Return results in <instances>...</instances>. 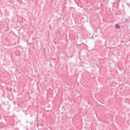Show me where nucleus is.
<instances>
[{"instance_id": "obj_3", "label": "nucleus", "mask_w": 130, "mask_h": 130, "mask_svg": "<svg viewBox=\"0 0 130 130\" xmlns=\"http://www.w3.org/2000/svg\"><path fill=\"white\" fill-rule=\"evenodd\" d=\"M50 66H51V67H52V65L51 64H50Z\"/></svg>"}, {"instance_id": "obj_1", "label": "nucleus", "mask_w": 130, "mask_h": 130, "mask_svg": "<svg viewBox=\"0 0 130 130\" xmlns=\"http://www.w3.org/2000/svg\"><path fill=\"white\" fill-rule=\"evenodd\" d=\"M115 28L116 29H120V26H119V24H116Z\"/></svg>"}, {"instance_id": "obj_2", "label": "nucleus", "mask_w": 130, "mask_h": 130, "mask_svg": "<svg viewBox=\"0 0 130 130\" xmlns=\"http://www.w3.org/2000/svg\"><path fill=\"white\" fill-rule=\"evenodd\" d=\"M64 5H67V2H65Z\"/></svg>"}]
</instances>
